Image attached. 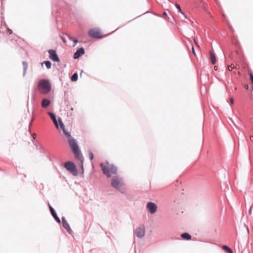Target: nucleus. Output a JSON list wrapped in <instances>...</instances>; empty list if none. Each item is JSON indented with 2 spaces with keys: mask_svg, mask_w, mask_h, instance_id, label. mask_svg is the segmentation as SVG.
<instances>
[{
  "mask_svg": "<svg viewBox=\"0 0 253 253\" xmlns=\"http://www.w3.org/2000/svg\"><path fill=\"white\" fill-rule=\"evenodd\" d=\"M67 137L68 138V141L69 146L74 154L75 158L80 162L81 168L83 169L84 158L79 150L77 141L71 136V134L70 136H67Z\"/></svg>",
  "mask_w": 253,
  "mask_h": 253,
  "instance_id": "nucleus-1",
  "label": "nucleus"
},
{
  "mask_svg": "<svg viewBox=\"0 0 253 253\" xmlns=\"http://www.w3.org/2000/svg\"><path fill=\"white\" fill-rule=\"evenodd\" d=\"M103 173L107 177H110L113 174H116L117 173V168L114 165L106 162L104 163H101Z\"/></svg>",
  "mask_w": 253,
  "mask_h": 253,
  "instance_id": "nucleus-2",
  "label": "nucleus"
},
{
  "mask_svg": "<svg viewBox=\"0 0 253 253\" xmlns=\"http://www.w3.org/2000/svg\"><path fill=\"white\" fill-rule=\"evenodd\" d=\"M39 91L43 94H47L51 90V84L47 80H42L39 81L38 86Z\"/></svg>",
  "mask_w": 253,
  "mask_h": 253,
  "instance_id": "nucleus-3",
  "label": "nucleus"
},
{
  "mask_svg": "<svg viewBox=\"0 0 253 253\" xmlns=\"http://www.w3.org/2000/svg\"><path fill=\"white\" fill-rule=\"evenodd\" d=\"M111 186L114 188L122 191L125 186L123 179L118 176L113 177L111 180Z\"/></svg>",
  "mask_w": 253,
  "mask_h": 253,
  "instance_id": "nucleus-4",
  "label": "nucleus"
},
{
  "mask_svg": "<svg viewBox=\"0 0 253 253\" xmlns=\"http://www.w3.org/2000/svg\"><path fill=\"white\" fill-rule=\"evenodd\" d=\"M65 168L72 173L74 175H78V171L76 166L71 162H67L64 164Z\"/></svg>",
  "mask_w": 253,
  "mask_h": 253,
  "instance_id": "nucleus-5",
  "label": "nucleus"
},
{
  "mask_svg": "<svg viewBox=\"0 0 253 253\" xmlns=\"http://www.w3.org/2000/svg\"><path fill=\"white\" fill-rule=\"evenodd\" d=\"M88 35L92 38L100 39L103 37L100 30L96 28L89 30L88 32Z\"/></svg>",
  "mask_w": 253,
  "mask_h": 253,
  "instance_id": "nucleus-6",
  "label": "nucleus"
},
{
  "mask_svg": "<svg viewBox=\"0 0 253 253\" xmlns=\"http://www.w3.org/2000/svg\"><path fill=\"white\" fill-rule=\"evenodd\" d=\"M48 52L49 55V58L51 60L55 62H60V59L55 50L50 49L48 51Z\"/></svg>",
  "mask_w": 253,
  "mask_h": 253,
  "instance_id": "nucleus-7",
  "label": "nucleus"
},
{
  "mask_svg": "<svg viewBox=\"0 0 253 253\" xmlns=\"http://www.w3.org/2000/svg\"><path fill=\"white\" fill-rule=\"evenodd\" d=\"M146 207L149 211L152 214L156 211L157 209L156 205L152 202L148 203Z\"/></svg>",
  "mask_w": 253,
  "mask_h": 253,
  "instance_id": "nucleus-8",
  "label": "nucleus"
},
{
  "mask_svg": "<svg viewBox=\"0 0 253 253\" xmlns=\"http://www.w3.org/2000/svg\"><path fill=\"white\" fill-rule=\"evenodd\" d=\"M145 228L144 227H138L135 231V234L138 238H142L145 235Z\"/></svg>",
  "mask_w": 253,
  "mask_h": 253,
  "instance_id": "nucleus-9",
  "label": "nucleus"
},
{
  "mask_svg": "<svg viewBox=\"0 0 253 253\" xmlns=\"http://www.w3.org/2000/svg\"><path fill=\"white\" fill-rule=\"evenodd\" d=\"M58 121H59V128H60L63 131L64 134L67 137V136H70V132H68L67 131L66 129H65V126L63 124V123L62 122V120L61 118H59L58 119Z\"/></svg>",
  "mask_w": 253,
  "mask_h": 253,
  "instance_id": "nucleus-10",
  "label": "nucleus"
},
{
  "mask_svg": "<svg viewBox=\"0 0 253 253\" xmlns=\"http://www.w3.org/2000/svg\"><path fill=\"white\" fill-rule=\"evenodd\" d=\"M84 49L82 47L80 48L77 51L74 53V58L75 59L78 58L80 56L84 54Z\"/></svg>",
  "mask_w": 253,
  "mask_h": 253,
  "instance_id": "nucleus-11",
  "label": "nucleus"
},
{
  "mask_svg": "<svg viewBox=\"0 0 253 253\" xmlns=\"http://www.w3.org/2000/svg\"><path fill=\"white\" fill-rule=\"evenodd\" d=\"M48 114L51 117V119L52 120V121L53 122V123L55 125L56 127L58 129H59V125H58L57 121V120L56 119L55 115L53 113H51V112H48Z\"/></svg>",
  "mask_w": 253,
  "mask_h": 253,
  "instance_id": "nucleus-12",
  "label": "nucleus"
},
{
  "mask_svg": "<svg viewBox=\"0 0 253 253\" xmlns=\"http://www.w3.org/2000/svg\"><path fill=\"white\" fill-rule=\"evenodd\" d=\"M49 209H50V211L52 215L53 216V217L55 218V219L56 220V221L57 222H58L59 223H60V222H61L60 219L57 216L56 213L55 211H54V209L50 206H49Z\"/></svg>",
  "mask_w": 253,
  "mask_h": 253,
  "instance_id": "nucleus-13",
  "label": "nucleus"
},
{
  "mask_svg": "<svg viewBox=\"0 0 253 253\" xmlns=\"http://www.w3.org/2000/svg\"><path fill=\"white\" fill-rule=\"evenodd\" d=\"M209 54L210 56V60H211V64H215V63L216 62V57H215L214 53L213 52H212L211 51H210L209 52Z\"/></svg>",
  "mask_w": 253,
  "mask_h": 253,
  "instance_id": "nucleus-14",
  "label": "nucleus"
},
{
  "mask_svg": "<svg viewBox=\"0 0 253 253\" xmlns=\"http://www.w3.org/2000/svg\"><path fill=\"white\" fill-rule=\"evenodd\" d=\"M62 219L63 226L68 232L70 231L71 230V228L70 227V226H69V224L68 223V222H67V221L66 220L65 218L63 217Z\"/></svg>",
  "mask_w": 253,
  "mask_h": 253,
  "instance_id": "nucleus-15",
  "label": "nucleus"
},
{
  "mask_svg": "<svg viewBox=\"0 0 253 253\" xmlns=\"http://www.w3.org/2000/svg\"><path fill=\"white\" fill-rule=\"evenodd\" d=\"M50 101L46 99H43L42 101V106L43 108H46L50 104Z\"/></svg>",
  "mask_w": 253,
  "mask_h": 253,
  "instance_id": "nucleus-16",
  "label": "nucleus"
},
{
  "mask_svg": "<svg viewBox=\"0 0 253 253\" xmlns=\"http://www.w3.org/2000/svg\"><path fill=\"white\" fill-rule=\"evenodd\" d=\"M181 237L185 240H190L191 239V235L188 233H184L181 235Z\"/></svg>",
  "mask_w": 253,
  "mask_h": 253,
  "instance_id": "nucleus-17",
  "label": "nucleus"
},
{
  "mask_svg": "<svg viewBox=\"0 0 253 253\" xmlns=\"http://www.w3.org/2000/svg\"><path fill=\"white\" fill-rule=\"evenodd\" d=\"M222 249L229 253H233L232 250L230 248L227 247V246H225V245L223 246Z\"/></svg>",
  "mask_w": 253,
  "mask_h": 253,
  "instance_id": "nucleus-18",
  "label": "nucleus"
},
{
  "mask_svg": "<svg viewBox=\"0 0 253 253\" xmlns=\"http://www.w3.org/2000/svg\"><path fill=\"white\" fill-rule=\"evenodd\" d=\"M43 63L45 64V65L47 69H50L51 68V64L49 61H44Z\"/></svg>",
  "mask_w": 253,
  "mask_h": 253,
  "instance_id": "nucleus-19",
  "label": "nucleus"
},
{
  "mask_svg": "<svg viewBox=\"0 0 253 253\" xmlns=\"http://www.w3.org/2000/svg\"><path fill=\"white\" fill-rule=\"evenodd\" d=\"M77 79H78V74L77 73H74L71 77V80L73 82H75L77 80Z\"/></svg>",
  "mask_w": 253,
  "mask_h": 253,
  "instance_id": "nucleus-20",
  "label": "nucleus"
},
{
  "mask_svg": "<svg viewBox=\"0 0 253 253\" xmlns=\"http://www.w3.org/2000/svg\"><path fill=\"white\" fill-rule=\"evenodd\" d=\"M237 65H235L234 64H231L230 66H228V69L229 70V71H232L233 69L234 68H237Z\"/></svg>",
  "mask_w": 253,
  "mask_h": 253,
  "instance_id": "nucleus-21",
  "label": "nucleus"
},
{
  "mask_svg": "<svg viewBox=\"0 0 253 253\" xmlns=\"http://www.w3.org/2000/svg\"><path fill=\"white\" fill-rule=\"evenodd\" d=\"M175 6H176V8L178 9L179 12L181 13L182 14L184 15V13L182 12V10L181 9L180 5L178 4H176Z\"/></svg>",
  "mask_w": 253,
  "mask_h": 253,
  "instance_id": "nucleus-22",
  "label": "nucleus"
},
{
  "mask_svg": "<svg viewBox=\"0 0 253 253\" xmlns=\"http://www.w3.org/2000/svg\"><path fill=\"white\" fill-rule=\"evenodd\" d=\"M89 156L90 160H92L93 159V154L92 152H89Z\"/></svg>",
  "mask_w": 253,
  "mask_h": 253,
  "instance_id": "nucleus-23",
  "label": "nucleus"
},
{
  "mask_svg": "<svg viewBox=\"0 0 253 253\" xmlns=\"http://www.w3.org/2000/svg\"><path fill=\"white\" fill-rule=\"evenodd\" d=\"M23 64L25 66L24 70L26 71L27 68V64L25 63V62H23Z\"/></svg>",
  "mask_w": 253,
  "mask_h": 253,
  "instance_id": "nucleus-24",
  "label": "nucleus"
},
{
  "mask_svg": "<svg viewBox=\"0 0 253 253\" xmlns=\"http://www.w3.org/2000/svg\"><path fill=\"white\" fill-rule=\"evenodd\" d=\"M192 52H193V54L194 55H196V53H195V50H194V47L193 46H192Z\"/></svg>",
  "mask_w": 253,
  "mask_h": 253,
  "instance_id": "nucleus-25",
  "label": "nucleus"
},
{
  "mask_svg": "<svg viewBox=\"0 0 253 253\" xmlns=\"http://www.w3.org/2000/svg\"><path fill=\"white\" fill-rule=\"evenodd\" d=\"M230 102H231V104H233V103H234V99H233V97H231L230 98Z\"/></svg>",
  "mask_w": 253,
  "mask_h": 253,
  "instance_id": "nucleus-26",
  "label": "nucleus"
},
{
  "mask_svg": "<svg viewBox=\"0 0 253 253\" xmlns=\"http://www.w3.org/2000/svg\"><path fill=\"white\" fill-rule=\"evenodd\" d=\"M7 31H8V32L10 34H12V30H11V29H7Z\"/></svg>",
  "mask_w": 253,
  "mask_h": 253,
  "instance_id": "nucleus-27",
  "label": "nucleus"
},
{
  "mask_svg": "<svg viewBox=\"0 0 253 253\" xmlns=\"http://www.w3.org/2000/svg\"><path fill=\"white\" fill-rule=\"evenodd\" d=\"M163 16H165V17H167V13L166 12H164Z\"/></svg>",
  "mask_w": 253,
  "mask_h": 253,
  "instance_id": "nucleus-28",
  "label": "nucleus"
},
{
  "mask_svg": "<svg viewBox=\"0 0 253 253\" xmlns=\"http://www.w3.org/2000/svg\"><path fill=\"white\" fill-rule=\"evenodd\" d=\"M77 42H78V41L77 40H74V42L75 44H76Z\"/></svg>",
  "mask_w": 253,
  "mask_h": 253,
  "instance_id": "nucleus-29",
  "label": "nucleus"
},
{
  "mask_svg": "<svg viewBox=\"0 0 253 253\" xmlns=\"http://www.w3.org/2000/svg\"><path fill=\"white\" fill-rule=\"evenodd\" d=\"M217 68H218V67H217V66H215L214 67V70H217Z\"/></svg>",
  "mask_w": 253,
  "mask_h": 253,
  "instance_id": "nucleus-30",
  "label": "nucleus"
},
{
  "mask_svg": "<svg viewBox=\"0 0 253 253\" xmlns=\"http://www.w3.org/2000/svg\"><path fill=\"white\" fill-rule=\"evenodd\" d=\"M250 138L251 140H253V136H251Z\"/></svg>",
  "mask_w": 253,
  "mask_h": 253,
  "instance_id": "nucleus-31",
  "label": "nucleus"
},
{
  "mask_svg": "<svg viewBox=\"0 0 253 253\" xmlns=\"http://www.w3.org/2000/svg\"><path fill=\"white\" fill-rule=\"evenodd\" d=\"M194 42H195V43L197 44L196 42V41L195 40H194ZM196 45H197V46L199 47V46L198 45H197V44H196Z\"/></svg>",
  "mask_w": 253,
  "mask_h": 253,
  "instance_id": "nucleus-32",
  "label": "nucleus"
},
{
  "mask_svg": "<svg viewBox=\"0 0 253 253\" xmlns=\"http://www.w3.org/2000/svg\"><path fill=\"white\" fill-rule=\"evenodd\" d=\"M73 110H74V108H73V107H72V108H71V110H72V111H73Z\"/></svg>",
  "mask_w": 253,
  "mask_h": 253,
  "instance_id": "nucleus-33",
  "label": "nucleus"
}]
</instances>
